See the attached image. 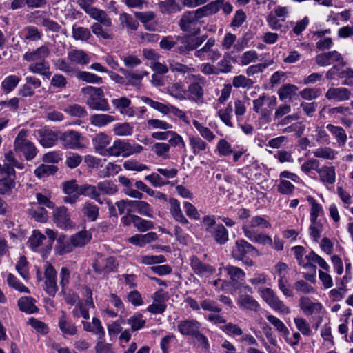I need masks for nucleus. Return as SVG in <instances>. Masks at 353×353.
I'll return each mask as SVG.
<instances>
[{"mask_svg": "<svg viewBox=\"0 0 353 353\" xmlns=\"http://www.w3.org/2000/svg\"><path fill=\"white\" fill-rule=\"evenodd\" d=\"M82 212L87 219L94 221L99 216V207L90 202H86L83 208Z\"/></svg>", "mask_w": 353, "mask_h": 353, "instance_id": "nucleus-59", "label": "nucleus"}, {"mask_svg": "<svg viewBox=\"0 0 353 353\" xmlns=\"http://www.w3.org/2000/svg\"><path fill=\"white\" fill-rule=\"evenodd\" d=\"M6 281L10 288L14 289L19 292L30 293L29 289L26 287L20 281L12 274L9 273L7 275Z\"/></svg>", "mask_w": 353, "mask_h": 353, "instance_id": "nucleus-60", "label": "nucleus"}, {"mask_svg": "<svg viewBox=\"0 0 353 353\" xmlns=\"http://www.w3.org/2000/svg\"><path fill=\"white\" fill-rule=\"evenodd\" d=\"M16 172L12 168L0 170V194L10 196L16 186Z\"/></svg>", "mask_w": 353, "mask_h": 353, "instance_id": "nucleus-7", "label": "nucleus"}, {"mask_svg": "<svg viewBox=\"0 0 353 353\" xmlns=\"http://www.w3.org/2000/svg\"><path fill=\"white\" fill-rule=\"evenodd\" d=\"M28 131L21 130L14 140V150L21 152L27 161L33 159L37 154V150L34 144L27 139Z\"/></svg>", "mask_w": 353, "mask_h": 353, "instance_id": "nucleus-3", "label": "nucleus"}, {"mask_svg": "<svg viewBox=\"0 0 353 353\" xmlns=\"http://www.w3.org/2000/svg\"><path fill=\"white\" fill-rule=\"evenodd\" d=\"M277 103L276 98L274 96H268L265 94L260 95L256 99L253 101V110L256 113H259L263 106L266 104L270 109L274 108Z\"/></svg>", "mask_w": 353, "mask_h": 353, "instance_id": "nucleus-29", "label": "nucleus"}, {"mask_svg": "<svg viewBox=\"0 0 353 353\" xmlns=\"http://www.w3.org/2000/svg\"><path fill=\"white\" fill-rule=\"evenodd\" d=\"M41 81L39 79L33 76H27L25 78V83L19 90V94L24 97H32L34 94V90L40 88Z\"/></svg>", "mask_w": 353, "mask_h": 353, "instance_id": "nucleus-24", "label": "nucleus"}, {"mask_svg": "<svg viewBox=\"0 0 353 353\" xmlns=\"http://www.w3.org/2000/svg\"><path fill=\"white\" fill-rule=\"evenodd\" d=\"M214 46L215 39L210 38L201 48L195 50L194 55L201 60L208 59L215 62L221 57V53Z\"/></svg>", "mask_w": 353, "mask_h": 353, "instance_id": "nucleus-10", "label": "nucleus"}, {"mask_svg": "<svg viewBox=\"0 0 353 353\" xmlns=\"http://www.w3.org/2000/svg\"><path fill=\"white\" fill-rule=\"evenodd\" d=\"M298 91V87L293 84L287 83L282 85L278 90V95L281 101L291 99L296 96Z\"/></svg>", "mask_w": 353, "mask_h": 353, "instance_id": "nucleus-50", "label": "nucleus"}, {"mask_svg": "<svg viewBox=\"0 0 353 353\" xmlns=\"http://www.w3.org/2000/svg\"><path fill=\"white\" fill-rule=\"evenodd\" d=\"M314 59L316 63L321 67L330 65L334 62H340L343 65L345 64L342 55L336 50L319 54Z\"/></svg>", "mask_w": 353, "mask_h": 353, "instance_id": "nucleus-16", "label": "nucleus"}, {"mask_svg": "<svg viewBox=\"0 0 353 353\" xmlns=\"http://www.w3.org/2000/svg\"><path fill=\"white\" fill-rule=\"evenodd\" d=\"M271 227L270 223L261 216H254L250 221L243 223L242 230L245 236L252 234L257 231L254 230L256 228H269Z\"/></svg>", "mask_w": 353, "mask_h": 353, "instance_id": "nucleus-13", "label": "nucleus"}, {"mask_svg": "<svg viewBox=\"0 0 353 353\" xmlns=\"http://www.w3.org/2000/svg\"><path fill=\"white\" fill-rule=\"evenodd\" d=\"M94 0H79V5L84 12L94 20H102L105 23L107 22L105 11L93 7Z\"/></svg>", "mask_w": 353, "mask_h": 353, "instance_id": "nucleus-18", "label": "nucleus"}, {"mask_svg": "<svg viewBox=\"0 0 353 353\" xmlns=\"http://www.w3.org/2000/svg\"><path fill=\"white\" fill-rule=\"evenodd\" d=\"M113 107L117 110L121 114L129 117L135 116V110L131 107V100L126 97L113 99L111 101Z\"/></svg>", "mask_w": 353, "mask_h": 353, "instance_id": "nucleus-20", "label": "nucleus"}, {"mask_svg": "<svg viewBox=\"0 0 353 353\" xmlns=\"http://www.w3.org/2000/svg\"><path fill=\"white\" fill-rule=\"evenodd\" d=\"M36 300L30 296H23L18 300V307L21 312L33 314L38 311L35 305Z\"/></svg>", "mask_w": 353, "mask_h": 353, "instance_id": "nucleus-40", "label": "nucleus"}, {"mask_svg": "<svg viewBox=\"0 0 353 353\" xmlns=\"http://www.w3.org/2000/svg\"><path fill=\"white\" fill-rule=\"evenodd\" d=\"M207 36L202 35L200 37H190L185 36L183 37H177V40L180 41L181 43H186V48L188 50L192 51L194 50L202 45V43L206 40Z\"/></svg>", "mask_w": 353, "mask_h": 353, "instance_id": "nucleus-37", "label": "nucleus"}, {"mask_svg": "<svg viewBox=\"0 0 353 353\" xmlns=\"http://www.w3.org/2000/svg\"><path fill=\"white\" fill-rule=\"evenodd\" d=\"M266 318L283 337L290 334L288 327L279 319L273 315H268Z\"/></svg>", "mask_w": 353, "mask_h": 353, "instance_id": "nucleus-62", "label": "nucleus"}, {"mask_svg": "<svg viewBox=\"0 0 353 353\" xmlns=\"http://www.w3.org/2000/svg\"><path fill=\"white\" fill-rule=\"evenodd\" d=\"M84 195L86 196H89L91 199L97 201L100 204H102L103 202L100 199V192L97 190V185H92L90 184H84L79 187V196Z\"/></svg>", "mask_w": 353, "mask_h": 353, "instance_id": "nucleus-44", "label": "nucleus"}, {"mask_svg": "<svg viewBox=\"0 0 353 353\" xmlns=\"http://www.w3.org/2000/svg\"><path fill=\"white\" fill-rule=\"evenodd\" d=\"M119 21L123 28L125 27L130 30H137L139 27V22L130 14L125 12L119 15Z\"/></svg>", "mask_w": 353, "mask_h": 353, "instance_id": "nucleus-61", "label": "nucleus"}, {"mask_svg": "<svg viewBox=\"0 0 353 353\" xmlns=\"http://www.w3.org/2000/svg\"><path fill=\"white\" fill-rule=\"evenodd\" d=\"M54 222L59 228L68 230L74 227L70 214L65 206L57 208L53 212Z\"/></svg>", "mask_w": 353, "mask_h": 353, "instance_id": "nucleus-12", "label": "nucleus"}, {"mask_svg": "<svg viewBox=\"0 0 353 353\" xmlns=\"http://www.w3.org/2000/svg\"><path fill=\"white\" fill-rule=\"evenodd\" d=\"M57 243L55 250L59 255L70 253L75 248L71 237L67 239L66 236L63 234L59 235Z\"/></svg>", "mask_w": 353, "mask_h": 353, "instance_id": "nucleus-31", "label": "nucleus"}, {"mask_svg": "<svg viewBox=\"0 0 353 353\" xmlns=\"http://www.w3.org/2000/svg\"><path fill=\"white\" fill-rule=\"evenodd\" d=\"M245 237L255 243H259L263 245H272V238L270 236L261 232H256L252 234L248 235Z\"/></svg>", "mask_w": 353, "mask_h": 353, "instance_id": "nucleus-58", "label": "nucleus"}, {"mask_svg": "<svg viewBox=\"0 0 353 353\" xmlns=\"http://www.w3.org/2000/svg\"><path fill=\"white\" fill-rule=\"evenodd\" d=\"M189 142L194 155H199L208 148L207 142L199 136H190Z\"/></svg>", "mask_w": 353, "mask_h": 353, "instance_id": "nucleus-39", "label": "nucleus"}, {"mask_svg": "<svg viewBox=\"0 0 353 353\" xmlns=\"http://www.w3.org/2000/svg\"><path fill=\"white\" fill-rule=\"evenodd\" d=\"M337 153V151L332 149L330 147H321L316 148L312 152V154L315 157L327 160L334 159Z\"/></svg>", "mask_w": 353, "mask_h": 353, "instance_id": "nucleus-55", "label": "nucleus"}, {"mask_svg": "<svg viewBox=\"0 0 353 353\" xmlns=\"http://www.w3.org/2000/svg\"><path fill=\"white\" fill-rule=\"evenodd\" d=\"M70 237L74 248H81L85 245L91 240L92 234L87 230H81Z\"/></svg>", "mask_w": 353, "mask_h": 353, "instance_id": "nucleus-48", "label": "nucleus"}, {"mask_svg": "<svg viewBox=\"0 0 353 353\" xmlns=\"http://www.w3.org/2000/svg\"><path fill=\"white\" fill-rule=\"evenodd\" d=\"M59 139L65 148L80 150L85 147L84 137L77 131L68 130L61 133Z\"/></svg>", "mask_w": 353, "mask_h": 353, "instance_id": "nucleus-8", "label": "nucleus"}, {"mask_svg": "<svg viewBox=\"0 0 353 353\" xmlns=\"http://www.w3.org/2000/svg\"><path fill=\"white\" fill-rule=\"evenodd\" d=\"M170 212L173 219L182 224H188V221L183 215L181 209L180 203L174 198L169 199Z\"/></svg>", "mask_w": 353, "mask_h": 353, "instance_id": "nucleus-33", "label": "nucleus"}, {"mask_svg": "<svg viewBox=\"0 0 353 353\" xmlns=\"http://www.w3.org/2000/svg\"><path fill=\"white\" fill-rule=\"evenodd\" d=\"M319 179L325 184L332 185L336 181V170L334 166L323 165L318 170Z\"/></svg>", "mask_w": 353, "mask_h": 353, "instance_id": "nucleus-32", "label": "nucleus"}, {"mask_svg": "<svg viewBox=\"0 0 353 353\" xmlns=\"http://www.w3.org/2000/svg\"><path fill=\"white\" fill-rule=\"evenodd\" d=\"M179 26L183 32L190 35H198L201 32V26L199 20L192 11L185 12L179 21Z\"/></svg>", "mask_w": 353, "mask_h": 353, "instance_id": "nucleus-9", "label": "nucleus"}, {"mask_svg": "<svg viewBox=\"0 0 353 353\" xmlns=\"http://www.w3.org/2000/svg\"><path fill=\"white\" fill-rule=\"evenodd\" d=\"M38 134L39 135V142L45 148L54 146L59 137L52 130L46 128L39 130Z\"/></svg>", "mask_w": 353, "mask_h": 353, "instance_id": "nucleus-28", "label": "nucleus"}, {"mask_svg": "<svg viewBox=\"0 0 353 353\" xmlns=\"http://www.w3.org/2000/svg\"><path fill=\"white\" fill-rule=\"evenodd\" d=\"M117 267L118 263L112 256L105 257L98 255L92 263L94 272L101 276H107L110 273L115 272Z\"/></svg>", "mask_w": 353, "mask_h": 353, "instance_id": "nucleus-6", "label": "nucleus"}, {"mask_svg": "<svg viewBox=\"0 0 353 353\" xmlns=\"http://www.w3.org/2000/svg\"><path fill=\"white\" fill-rule=\"evenodd\" d=\"M224 269L232 282L236 283L239 281H243L245 277V272L239 267L227 265Z\"/></svg>", "mask_w": 353, "mask_h": 353, "instance_id": "nucleus-51", "label": "nucleus"}, {"mask_svg": "<svg viewBox=\"0 0 353 353\" xmlns=\"http://www.w3.org/2000/svg\"><path fill=\"white\" fill-rule=\"evenodd\" d=\"M83 329L86 332H92L98 335L100 339H103L105 336V331L101 325L100 320L97 317L92 318V323L88 321H82Z\"/></svg>", "mask_w": 353, "mask_h": 353, "instance_id": "nucleus-34", "label": "nucleus"}, {"mask_svg": "<svg viewBox=\"0 0 353 353\" xmlns=\"http://www.w3.org/2000/svg\"><path fill=\"white\" fill-rule=\"evenodd\" d=\"M81 92L85 97V103L90 109L103 112L110 110V105L101 88L88 85L82 88Z\"/></svg>", "mask_w": 353, "mask_h": 353, "instance_id": "nucleus-1", "label": "nucleus"}, {"mask_svg": "<svg viewBox=\"0 0 353 353\" xmlns=\"http://www.w3.org/2000/svg\"><path fill=\"white\" fill-rule=\"evenodd\" d=\"M59 327L63 334L74 336L78 332L77 325L67 316L64 311L61 312L59 319Z\"/></svg>", "mask_w": 353, "mask_h": 353, "instance_id": "nucleus-27", "label": "nucleus"}, {"mask_svg": "<svg viewBox=\"0 0 353 353\" xmlns=\"http://www.w3.org/2000/svg\"><path fill=\"white\" fill-rule=\"evenodd\" d=\"M143 150V147L140 144H131L125 140L117 139L108 148V155L127 157L134 154L141 153Z\"/></svg>", "mask_w": 353, "mask_h": 353, "instance_id": "nucleus-2", "label": "nucleus"}, {"mask_svg": "<svg viewBox=\"0 0 353 353\" xmlns=\"http://www.w3.org/2000/svg\"><path fill=\"white\" fill-rule=\"evenodd\" d=\"M190 264L193 272L201 277H208L212 275L216 269L210 264L202 262L197 256H192Z\"/></svg>", "mask_w": 353, "mask_h": 353, "instance_id": "nucleus-14", "label": "nucleus"}, {"mask_svg": "<svg viewBox=\"0 0 353 353\" xmlns=\"http://www.w3.org/2000/svg\"><path fill=\"white\" fill-rule=\"evenodd\" d=\"M237 303L243 310L257 312L260 309L259 302L252 296L246 294H241L238 296Z\"/></svg>", "mask_w": 353, "mask_h": 353, "instance_id": "nucleus-30", "label": "nucleus"}, {"mask_svg": "<svg viewBox=\"0 0 353 353\" xmlns=\"http://www.w3.org/2000/svg\"><path fill=\"white\" fill-rule=\"evenodd\" d=\"M168 92L170 95L180 101H185L186 98V90L181 82H175L168 87Z\"/></svg>", "mask_w": 353, "mask_h": 353, "instance_id": "nucleus-47", "label": "nucleus"}, {"mask_svg": "<svg viewBox=\"0 0 353 353\" xmlns=\"http://www.w3.org/2000/svg\"><path fill=\"white\" fill-rule=\"evenodd\" d=\"M141 100L145 104L152 108L153 109L161 113H172L175 117L182 120L185 123L188 125L190 123V121L187 117L185 112L175 106H173L170 104H164L158 101H155L152 99L145 96L141 97Z\"/></svg>", "mask_w": 353, "mask_h": 353, "instance_id": "nucleus-4", "label": "nucleus"}, {"mask_svg": "<svg viewBox=\"0 0 353 353\" xmlns=\"http://www.w3.org/2000/svg\"><path fill=\"white\" fill-rule=\"evenodd\" d=\"M170 146L168 143L165 142H157L155 143L151 148V150L159 157L167 159L168 157V152L170 151Z\"/></svg>", "mask_w": 353, "mask_h": 353, "instance_id": "nucleus-64", "label": "nucleus"}, {"mask_svg": "<svg viewBox=\"0 0 353 353\" xmlns=\"http://www.w3.org/2000/svg\"><path fill=\"white\" fill-rule=\"evenodd\" d=\"M327 130L336 139L339 144L344 145L347 141V134L344 129L340 126L328 124L326 126Z\"/></svg>", "mask_w": 353, "mask_h": 353, "instance_id": "nucleus-52", "label": "nucleus"}, {"mask_svg": "<svg viewBox=\"0 0 353 353\" xmlns=\"http://www.w3.org/2000/svg\"><path fill=\"white\" fill-rule=\"evenodd\" d=\"M67 59L72 65H86L90 61V57L85 51L80 49H72L67 53Z\"/></svg>", "mask_w": 353, "mask_h": 353, "instance_id": "nucleus-25", "label": "nucleus"}, {"mask_svg": "<svg viewBox=\"0 0 353 353\" xmlns=\"http://www.w3.org/2000/svg\"><path fill=\"white\" fill-rule=\"evenodd\" d=\"M210 236L219 245H224L229 240V234L227 229L223 224H218Z\"/></svg>", "mask_w": 353, "mask_h": 353, "instance_id": "nucleus-49", "label": "nucleus"}, {"mask_svg": "<svg viewBox=\"0 0 353 353\" xmlns=\"http://www.w3.org/2000/svg\"><path fill=\"white\" fill-rule=\"evenodd\" d=\"M111 137L104 132H101L93 138L92 143L95 150L103 156L108 155V148L107 146L110 143Z\"/></svg>", "mask_w": 353, "mask_h": 353, "instance_id": "nucleus-23", "label": "nucleus"}, {"mask_svg": "<svg viewBox=\"0 0 353 353\" xmlns=\"http://www.w3.org/2000/svg\"><path fill=\"white\" fill-rule=\"evenodd\" d=\"M30 216L35 221L45 223L48 219V213L43 206L35 205L29 210Z\"/></svg>", "mask_w": 353, "mask_h": 353, "instance_id": "nucleus-53", "label": "nucleus"}, {"mask_svg": "<svg viewBox=\"0 0 353 353\" xmlns=\"http://www.w3.org/2000/svg\"><path fill=\"white\" fill-rule=\"evenodd\" d=\"M201 324L193 319L181 320L177 325V330L183 336H193L200 330Z\"/></svg>", "mask_w": 353, "mask_h": 353, "instance_id": "nucleus-19", "label": "nucleus"}, {"mask_svg": "<svg viewBox=\"0 0 353 353\" xmlns=\"http://www.w3.org/2000/svg\"><path fill=\"white\" fill-rule=\"evenodd\" d=\"M134 212H137L141 215L153 218V210L149 203L144 201L133 200Z\"/></svg>", "mask_w": 353, "mask_h": 353, "instance_id": "nucleus-46", "label": "nucleus"}, {"mask_svg": "<svg viewBox=\"0 0 353 353\" xmlns=\"http://www.w3.org/2000/svg\"><path fill=\"white\" fill-rule=\"evenodd\" d=\"M232 256L236 260H243L247 254L258 253V250L244 239L236 241L232 250Z\"/></svg>", "mask_w": 353, "mask_h": 353, "instance_id": "nucleus-11", "label": "nucleus"}, {"mask_svg": "<svg viewBox=\"0 0 353 353\" xmlns=\"http://www.w3.org/2000/svg\"><path fill=\"white\" fill-rule=\"evenodd\" d=\"M325 96L327 100L341 102L350 99L351 91L344 87H332L327 90Z\"/></svg>", "mask_w": 353, "mask_h": 353, "instance_id": "nucleus-21", "label": "nucleus"}, {"mask_svg": "<svg viewBox=\"0 0 353 353\" xmlns=\"http://www.w3.org/2000/svg\"><path fill=\"white\" fill-rule=\"evenodd\" d=\"M189 78L194 80L195 81L190 83L188 86L186 90L187 99L201 105L203 103L204 90L203 85H205V78L200 74H192Z\"/></svg>", "mask_w": 353, "mask_h": 353, "instance_id": "nucleus-5", "label": "nucleus"}, {"mask_svg": "<svg viewBox=\"0 0 353 353\" xmlns=\"http://www.w3.org/2000/svg\"><path fill=\"white\" fill-rule=\"evenodd\" d=\"M120 71L124 74L130 84L134 86L141 82L145 75L148 74L145 71H126L124 69H120Z\"/></svg>", "mask_w": 353, "mask_h": 353, "instance_id": "nucleus-54", "label": "nucleus"}, {"mask_svg": "<svg viewBox=\"0 0 353 353\" xmlns=\"http://www.w3.org/2000/svg\"><path fill=\"white\" fill-rule=\"evenodd\" d=\"M21 81V78L14 74L6 77L1 83V90L5 94L12 92Z\"/></svg>", "mask_w": 353, "mask_h": 353, "instance_id": "nucleus-41", "label": "nucleus"}, {"mask_svg": "<svg viewBox=\"0 0 353 353\" xmlns=\"http://www.w3.org/2000/svg\"><path fill=\"white\" fill-rule=\"evenodd\" d=\"M87 300L83 303L82 301H78L75 307L72 310V315L74 318L83 317L85 319H88L90 317L88 308L94 307V305L92 298V291L90 289H86Z\"/></svg>", "mask_w": 353, "mask_h": 353, "instance_id": "nucleus-17", "label": "nucleus"}, {"mask_svg": "<svg viewBox=\"0 0 353 353\" xmlns=\"http://www.w3.org/2000/svg\"><path fill=\"white\" fill-rule=\"evenodd\" d=\"M97 190L100 193L108 195H113L118 191L117 185L108 180L98 183Z\"/></svg>", "mask_w": 353, "mask_h": 353, "instance_id": "nucleus-56", "label": "nucleus"}, {"mask_svg": "<svg viewBox=\"0 0 353 353\" xmlns=\"http://www.w3.org/2000/svg\"><path fill=\"white\" fill-rule=\"evenodd\" d=\"M50 50L47 45L41 46L35 50H28L23 55V59L28 62L39 61L47 58Z\"/></svg>", "mask_w": 353, "mask_h": 353, "instance_id": "nucleus-22", "label": "nucleus"}, {"mask_svg": "<svg viewBox=\"0 0 353 353\" xmlns=\"http://www.w3.org/2000/svg\"><path fill=\"white\" fill-rule=\"evenodd\" d=\"M134 125L132 123L123 122L114 125L112 132L118 137H129L134 132Z\"/></svg>", "mask_w": 353, "mask_h": 353, "instance_id": "nucleus-42", "label": "nucleus"}, {"mask_svg": "<svg viewBox=\"0 0 353 353\" xmlns=\"http://www.w3.org/2000/svg\"><path fill=\"white\" fill-rule=\"evenodd\" d=\"M63 110L72 117L81 118L88 115L86 109L79 104L70 105L65 107Z\"/></svg>", "mask_w": 353, "mask_h": 353, "instance_id": "nucleus-63", "label": "nucleus"}, {"mask_svg": "<svg viewBox=\"0 0 353 353\" xmlns=\"http://www.w3.org/2000/svg\"><path fill=\"white\" fill-rule=\"evenodd\" d=\"M134 15L143 24L145 29L150 31L155 30L156 23L152 22L155 18V14L153 12H136Z\"/></svg>", "mask_w": 353, "mask_h": 353, "instance_id": "nucleus-36", "label": "nucleus"}, {"mask_svg": "<svg viewBox=\"0 0 353 353\" xmlns=\"http://www.w3.org/2000/svg\"><path fill=\"white\" fill-rule=\"evenodd\" d=\"M72 36L74 40L88 41L92 37V34L88 28L74 24L72 27Z\"/></svg>", "mask_w": 353, "mask_h": 353, "instance_id": "nucleus-43", "label": "nucleus"}, {"mask_svg": "<svg viewBox=\"0 0 353 353\" xmlns=\"http://www.w3.org/2000/svg\"><path fill=\"white\" fill-rule=\"evenodd\" d=\"M192 124L199 133L201 136L200 137H201L203 140L208 142H212L216 139L215 134L209 128L204 125L199 121L195 119L193 120Z\"/></svg>", "mask_w": 353, "mask_h": 353, "instance_id": "nucleus-45", "label": "nucleus"}, {"mask_svg": "<svg viewBox=\"0 0 353 353\" xmlns=\"http://www.w3.org/2000/svg\"><path fill=\"white\" fill-rule=\"evenodd\" d=\"M105 17H107V22L105 23L103 21L96 20L97 22L94 23L91 26V30L93 34L97 38H102L103 39L112 40L114 38L113 34H112L108 30L103 28L105 27H111L112 26V21L111 18L108 16L107 12H105Z\"/></svg>", "mask_w": 353, "mask_h": 353, "instance_id": "nucleus-15", "label": "nucleus"}, {"mask_svg": "<svg viewBox=\"0 0 353 353\" xmlns=\"http://www.w3.org/2000/svg\"><path fill=\"white\" fill-rule=\"evenodd\" d=\"M157 239V234L151 232L145 234H135L128 239V241L137 246L143 247L146 244Z\"/></svg>", "mask_w": 353, "mask_h": 353, "instance_id": "nucleus-35", "label": "nucleus"}, {"mask_svg": "<svg viewBox=\"0 0 353 353\" xmlns=\"http://www.w3.org/2000/svg\"><path fill=\"white\" fill-rule=\"evenodd\" d=\"M114 121V116L107 114H94L90 117V124L97 128L105 127Z\"/></svg>", "mask_w": 353, "mask_h": 353, "instance_id": "nucleus-38", "label": "nucleus"}, {"mask_svg": "<svg viewBox=\"0 0 353 353\" xmlns=\"http://www.w3.org/2000/svg\"><path fill=\"white\" fill-rule=\"evenodd\" d=\"M58 168L54 165L41 164L34 170V174L39 179L55 174Z\"/></svg>", "mask_w": 353, "mask_h": 353, "instance_id": "nucleus-57", "label": "nucleus"}, {"mask_svg": "<svg viewBox=\"0 0 353 353\" xmlns=\"http://www.w3.org/2000/svg\"><path fill=\"white\" fill-rule=\"evenodd\" d=\"M299 306L303 312L307 316L319 314L322 309V305L320 303L313 302L310 298L306 296L300 298Z\"/></svg>", "mask_w": 353, "mask_h": 353, "instance_id": "nucleus-26", "label": "nucleus"}]
</instances>
